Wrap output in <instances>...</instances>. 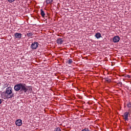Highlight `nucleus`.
<instances>
[{"label": "nucleus", "mask_w": 131, "mask_h": 131, "mask_svg": "<svg viewBox=\"0 0 131 131\" xmlns=\"http://www.w3.org/2000/svg\"><path fill=\"white\" fill-rule=\"evenodd\" d=\"M40 14H41V16H42V17H45V16H46V13H45V11H43V10H42V9H40Z\"/></svg>", "instance_id": "obj_10"}, {"label": "nucleus", "mask_w": 131, "mask_h": 131, "mask_svg": "<svg viewBox=\"0 0 131 131\" xmlns=\"http://www.w3.org/2000/svg\"><path fill=\"white\" fill-rule=\"evenodd\" d=\"M9 3H14L15 0H7Z\"/></svg>", "instance_id": "obj_19"}, {"label": "nucleus", "mask_w": 131, "mask_h": 131, "mask_svg": "<svg viewBox=\"0 0 131 131\" xmlns=\"http://www.w3.org/2000/svg\"><path fill=\"white\" fill-rule=\"evenodd\" d=\"M68 64H72L73 63V61L72 60V59H70L68 61H67Z\"/></svg>", "instance_id": "obj_12"}, {"label": "nucleus", "mask_w": 131, "mask_h": 131, "mask_svg": "<svg viewBox=\"0 0 131 131\" xmlns=\"http://www.w3.org/2000/svg\"><path fill=\"white\" fill-rule=\"evenodd\" d=\"M2 104V99H0V104Z\"/></svg>", "instance_id": "obj_21"}, {"label": "nucleus", "mask_w": 131, "mask_h": 131, "mask_svg": "<svg viewBox=\"0 0 131 131\" xmlns=\"http://www.w3.org/2000/svg\"><path fill=\"white\" fill-rule=\"evenodd\" d=\"M55 131H61L60 127H57L55 129Z\"/></svg>", "instance_id": "obj_18"}, {"label": "nucleus", "mask_w": 131, "mask_h": 131, "mask_svg": "<svg viewBox=\"0 0 131 131\" xmlns=\"http://www.w3.org/2000/svg\"><path fill=\"white\" fill-rule=\"evenodd\" d=\"M47 4H51V3H53V0H47L46 1Z\"/></svg>", "instance_id": "obj_14"}, {"label": "nucleus", "mask_w": 131, "mask_h": 131, "mask_svg": "<svg viewBox=\"0 0 131 131\" xmlns=\"http://www.w3.org/2000/svg\"><path fill=\"white\" fill-rule=\"evenodd\" d=\"M14 90L16 92H19V94H23L24 93H27V91L31 92L32 91V86H27L26 84L20 83L14 85Z\"/></svg>", "instance_id": "obj_1"}, {"label": "nucleus", "mask_w": 131, "mask_h": 131, "mask_svg": "<svg viewBox=\"0 0 131 131\" xmlns=\"http://www.w3.org/2000/svg\"><path fill=\"white\" fill-rule=\"evenodd\" d=\"M118 84H120V85H121V84H122V82H119L118 83Z\"/></svg>", "instance_id": "obj_20"}, {"label": "nucleus", "mask_w": 131, "mask_h": 131, "mask_svg": "<svg viewBox=\"0 0 131 131\" xmlns=\"http://www.w3.org/2000/svg\"><path fill=\"white\" fill-rule=\"evenodd\" d=\"M128 115L129 116L130 115H129V114L128 113H127V112L124 113V114L123 116V119L125 120V121L128 120Z\"/></svg>", "instance_id": "obj_4"}, {"label": "nucleus", "mask_w": 131, "mask_h": 131, "mask_svg": "<svg viewBox=\"0 0 131 131\" xmlns=\"http://www.w3.org/2000/svg\"><path fill=\"white\" fill-rule=\"evenodd\" d=\"M104 79L107 82H111V79H109L108 78H105Z\"/></svg>", "instance_id": "obj_13"}, {"label": "nucleus", "mask_w": 131, "mask_h": 131, "mask_svg": "<svg viewBox=\"0 0 131 131\" xmlns=\"http://www.w3.org/2000/svg\"><path fill=\"white\" fill-rule=\"evenodd\" d=\"M81 131H91L89 128H85L84 129H83Z\"/></svg>", "instance_id": "obj_17"}, {"label": "nucleus", "mask_w": 131, "mask_h": 131, "mask_svg": "<svg viewBox=\"0 0 131 131\" xmlns=\"http://www.w3.org/2000/svg\"><path fill=\"white\" fill-rule=\"evenodd\" d=\"M127 77H128V78H129L130 77V76L127 75Z\"/></svg>", "instance_id": "obj_22"}, {"label": "nucleus", "mask_w": 131, "mask_h": 131, "mask_svg": "<svg viewBox=\"0 0 131 131\" xmlns=\"http://www.w3.org/2000/svg\"><path fill=\"white\" fill-rule=\"evenodd\" d=\"M13 96L14 93H13V89H12V87H8L5 92V97H6L7 99H11V98H13Z\"/></svg>", "instance_id": "obj_2"}, {"label": "nucleus", "mask_w": 131, "mask_h": 131, "mask_svg": "<svg viewBox=\"0 0 131 131\" xmlns=\"http://www.w3.org/2000/svg\"><path fill=\"white\" fill-rule=\"evenodd\" d=\"M27 35L28 37H32L33 34H32V33L30 32V33H28L27 34Z\"/></svg>", "instance_id": "obj_11"}, {"label": "nucleus", "mask_w": 131, "mask_h": 131, "mask_svg": "<svg viewBox=\"0 0 131 131\" xmlns=\"http://www.w3.org/2000/svg\"><path fill=\"white\" fill-rule=\"evenodd\" d=\"M63 42H64V39H63L62 38H59L57 40V43L58 45H62Z\"/></svg>", "instance_id": "obj_8"}, {"label": "nucleus", "mask_w": 131, "mask_h": 131, "mask_svg": "<svg viewBox=\"0 0 131 131\" xmlns=\"http://www.w3.org/2000/svg\"><path fill=\"white\" fill-rule=\"evenodd\" d=\"M127 113H128L129 114V115H130L131 114V107L129 108L128 110V112H126Z\"/></svg>", "instance_id": "obj_15"}, {"label": "nucleus", "mask_w": 131, "mask_h": 131, "mask_svg": "<svg viewBox=\"0 0 131 131\" xmlns=\"http://www.w3.org/2000/svg\"><path fill=\"white\" fill-rule=\"evenodd\" d=\"M15 124H16L17 126H21V125H22V120L21 119L17 120L15 122Z\"/></svg>", "instance_id": "obj_6"}, {"label": "nucleus", "mask_w": 131, "mask_h": 131, "mask_svg": "<svg viewBox=\"0 0 131 131\" xmlns=\"http://www.w3.org/2000/svg\"><path fill=\"white\" fill-rule=\"evenodd\" d=\"M120 40V37H119V36H115L113 38L114 42H118V41H119Z\"/></svg>", "instance_id": "obj_7"}, {"label": "nucleus", "mask_w": 131, "mask_h": 131, "mask_svg": "<svg viewBox=\"0 0 131 131\" xmlns=\"http://www.w3.org/2000/svg\"><path fill=\"white\" fill-rule=\"evenodd\" d=\"M127 107L129 108H131V103L130 102H129L127 104Z\"/></svg>", "instance_id": "obj_16"}, {"label": "nucleus", "mask_w": 131, "mask_h": 131, "mask_svg": "<svg viewBox=\"0 0 131 131\" xmlns=\"http://www.w3.org/2000/svg\"><path fill=\"white\" fill-rule=\"evenodd\" d=\"M14 37L15 38H17V39H20L22 37V34L19 33H15L14 34Z\"/></svg>", "instance_id": "obj_5"}, {"label": "nucleus", "mask_w": 131, "mask_h": 131, "mask_svg": "<svg viewBox=\"0 0 131 131\" xmlns=\"http://www.w3.org/2000/svg\"><path fill=\"white\" fill-rule=\"evenodd\" d=\"M101 37V33H97L95 34V37H96V38L97 39L100 38Z\"/></svg>", "instance_id": "obj_9"}, {"label": "nucleus", "mask_w": 131, "mask_h": 131, "mask_svg": "<svg viewBox=\"0 0 131 131\" xmlns=\"http://www.w3.org/2000/svg\"><path fill=\"white\" fill-rule=\"evenodd\" d=\"M39 46V44L38 43V42H33L30 48L32 49V50H36L37 48H38V46Z\"/></svg>", "instance_id": "obj_3"}]
</instances>
